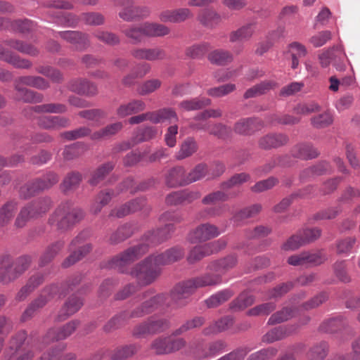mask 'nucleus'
<instances>
[{"mask_svg":"<svg viewBox=\"0 0 360 360\" xmlns=\"http://www.w3.org/2000/svg\"><path fill=\"white\" fill-rule=\"evenodd\" d=\"M184 255L182 248L175 246L159 254H153L136 264L131 271L130 274L137 278L143 285H150L160 276L161 266L170 264Z\"/></svg>","mask_w":360,"mask_h":360,"instance_id":"nucleus-1","label":"nucleus"},{"mask_svg":"<svg viewBox=\"0 0 360 360\" xmlns=\"http://www.w3.org/2000/svg\"><path fill=\"white\" fill-rule=\"evenodd\" d=\"M150 290L139 294L135 299L136 306L130 311L126 310L112 318L104 326L105 331H110L118 328L126 324L131 319L141 318L151 314L166 301L165 294H158L150 296Z\"/></svg>","mask_w":360,"mask_h":360,"instance_id":"nucleus-2","label":"nucleus"},{"mask_svg":"<svg viewBox=\"0 0 360 360\" xmlns=\"http://www.w3.org/2000/svg\"><path fill=\"white\" fill-rule=\"evenodd\" d=\"M221 283L219 274L206 273L176 284L171 292L172 304L176 308L186 306L188 298L198 288L215 286Z\"/></svg>","mask_w":360,"mask_h":360,"instance_id":"nucleus-3","label":"nucleus"},{"mask_svg":"<svg viewBox=\"0 0 360 360\" xmlns=\"http://www.w3.org/2000/svg\"><path fill=\"white\" fill-rule=\"evenodd\" d=\"M84 217V212L70 202L60 205L49 218V224L57 230L65 231L72 229Z\"/></svg>","mask_w":360,"mask_h":360,"instance_id":"nucleus-4","label":"nucleus"},{"mask_svg":"<svg viewBox=\"0 0 360 360\" xmlns=\"http://www.w3.org/2000/svg\"><path fill=\"white\" fill-rule=\"evenodd\" d=\"M182 217L175 212H165L160 217L162 223L165 226L156 230H153L146 233L143 240L147 246L155 245L163 243L171 238L175 231V224L182 221Z\"/></svg>","mask_w":360,"mask_h":360,"instance_id":"nucleus-5","label":"nucleus"},{"mask_svg":"<svg viewBox=\"0 0 360 360\" xmlns=\"http://www.w3.org/2000/svg\"><path fill=\"white\" fill-rule=\"evenodd\" d=\"M32 258L29 255L19 257L15 260L8 255L0 256V283L7 284L20 276L30 266Z\"/></svg>","mask_w":360,"mask_h":360,"instance_id":"nucleus-6","label":"nucleus"},{"mask_svg":"<svg viewBox=\"0 0 360 360\" xmlns=\"http://www.w3.org/2000/svg\"><path fill=\"white\" fill-rule=\"evenodd\" d=\"M27 338L25 331H20L13 335L8 346L5 349L4 356L6 360H32L36 349H41L40 344L30 345L25 342Z\"/></svg>","mask_w":360,"mask_h":360,"instance_id":"nucleus-7","label":"nucleus"},{"mask_svg":"<svg viewBox=\"0 0 360 360\" xmlns=\"http://www.w3.org/2000/svg\"><path fill=\"white\" fill-rule=\"evenodd\" d=\"M226 343L222 340L206 342L198 340L191 346V352L197 360H207L214 358L226 350Z\"/></svg>","mask_w":360,"mask_h":360,"instance_id":"nucleus-8","label":"nucleus"},{"mask_svg":"<svg viewBox=\"0 0 360 360\" xmlns=\"http://www.w3.org/2000/svg\"><path fill=\"white\" fill-rule=\"evenodd\" d=\"M169 327L170 321L169 319L153 315L137 324L132 330V335L136 338H145L162 333Z\"/></svg>","mask_w":360,"mask_h":360,"instance_id":"nucleus-9","label":"nucleus"},{"mask_svg":"<svg viewBox=\"0 0 360 360\" xmlns=\"http://www.w3.org/2000/svg\"><path fill=\"white\" fill-rule=\"evenodd\" d=\"M58 176L54 172H48L41 177L35 179L22 186L20 189V196L27 199L39 192L49 189L58 183Z\"/></svg>","mask_w":360,"mask_h":360,"instance_id":"nucleus-10","label":"nucleus"},{"mask_svg":"<svg viewBox=\"0 0 360 360\" xmlns=\"http://www.w3.org/2000/svg\"><path fill=\"white\" fill-rule=\"evenodd\" d=\"M34 77L32 75L22 76L15 79L14 88L16 91V99L25 103H39L44 101L42 94L23 87L24 85L33 87Z\"/></svg>","mask_w":360,"mask_h":360,"instance_id":"nucleus-11","label":"nucleus"},{"mask_svg":"<svg viewBox=\"0 0 360 360\" xmlns=\"http://www.w3.org/2000/svg\"><path fill=\"white\" fill-rule=\"evenodd\" d=\"M58 292V287L56 285H51L44 288L39 297L34 300L23 312L22 315V321L32 318L35 313L53 299Z\"/></svg>","mask_w":360,"mask_h":360,"instance_id":"nucleus-12","label":"nucleus"},{"mask_svg":"<svg viewBox=\"0 0 360 360\" xmlns=\"http://www.w3.org/2000/svg\"><path fill=\"white\" fill-rule=\"evenodd\" d=\"M148 247L143 243L128 248L120 255L113 257L110 262V266L121 269L124 266L133 262L148 251Z\"/></svg>","mask_w":360,"mask_h":360,"instance_id":"nucleus-13","label":"nucleus"},{"mask_svg":"<svg viewBox=\"0 0 360 360\" xmlns=\"http://www.w3.org/2000/svg\"><path fill=\"white\" fill-rule=\"evenodd\" d=\"M37 125L42 129L58 131L70 125L69 118L58 115H41L36 118Z\"/></svg>","mask_w":360,"mask_h":360,"instance_id":"nucleus-14","label":"nucleus"},{"mask_svg":"<svg viewBox=\"0 0 360 360\" xmlns=\"http://www.w3.org/2000/svg\"><path fill=\"white\" fill-rule=\"evenodd\" d=\"M219 234L220 231L217 226L206 223L199 225L191 231L188 239L191 243L206 241L217 237Z\"/></svg>","mask_w":360,"mask_h":360,"instance_id":"nucleus-15","label":"nucleus"},{"mask_svg":"<svg viewBox=\"0 0 360 360\" xmlns=\"http://www.w3.org/2000/svg\"><path fill=\"white\" fill-rule=\"evenodd\" d=\"M68 89L79 95L89 97L94 96L98 94L97 85L84 78H76L70 80L68 84Z\"/></svg>","mask_w":360,"mask_h":360,"instance_id":"nucleus-16","label":"nucleus"},{"mask_svg":"<svg viewBox=\"0 0 360 360\" xmlns=\"http://www.w3.org/2000/svg\"><path fill=\"white\" fill-rule=\"evenodd\" d=\"M131 55L137 60L158 61L166 58V52L160 47L136 48L131 51Z\"/></svg>","mask_w":360,"mask_h":360,"instance_id":"nucleus-17","label":"nucleus"},{"mask_svg":"<svg viewBox=\"0 0 360 360\" xmlns=\"http://www.w3.org/2000/svg\"><path fill=\"white\" fill-rule=\"evenodd\" d=\"M58 35L68 42L72 44L78 51H84L90 46L89 35L77 31H64Z\"/></svg>","mask_w":360,"mask_h":360,"instance_id":"nucleus-18","label":"nucleus"},{"mask_svg":"<svg viewBox=\"0 0 360 360\" xmlns=\"http://www.w3.org/2000/svg\"><path fill=\"white\" fill-rule=\"evenodd\" d=\"M77 321H72L59 329H51L43 338L41 343L47 345L54 340H63L70 336L78 325Z\"/></svg>","mask_w":360,"mask_h":360,"instance_id":"nucleus-19","label":"nucleus"},{"mask_svg":"<svg viewBox=\"0 0 360 360\" xmlns=\"http://www.w3.org/2000/svg\"><path fill=\"white\" fill-rule=\"evenodd\" d=\"M296 331L297 327L295 325L276 327L265 333L262 338V341L267 344L273 343L285 338Z\"/></svg>","mask_w":360,"mask_h":360,"instance_id":"nucleus-20","label":"nucleus"},{"mask_svg":"<svg viewBox=\"0 0 360 360\" xmlns=\"http://www.w3.org/2000/svg\"><path fill=\"white\" fill-rule=\"evenodd\" d=\"M167 186L174 188L187 185L186 169L182 166H176L168 170L165 176Z\"/></svg>","mask_w":360,"mask_h":360,"instance_id":"nucleus-21","label":"nucleus"},{"mask_svg":"<svg viewBox=\"0 0 360 360\" xmlns=\"http://www.w3.org/2000/svg\"><path fill=\"white\" fill-rule=\"evenodd\" d=\"M68 108L65 105L59 103H49L33 107H30L25 111V115L30 117L32 113H49V114H63L66 112Z\"/></svg>","mask_w":360,"mask_h":360,"instance_id":"nucleus-22","label":"nucleus"},{"mask_svg":"<svg viewBox=\"0 0 360 360\" xmlns=\"http://www.w3.org/2000/svg\"><path fill=\"white\" fill-rule=\"evenodd\" d=\"M52 205V201L50 198L44 197L38 198L25 205L28 208L30 214L33 219L41 217L47 212Z\"/></svg>","mask_w":360,"mask_h":360,"instance_id":"nucleus-23","label":"nucleus"},{"mask_svg":"<svg viewBox=\"0 0 360 360\" xmlns=\"http://www.w3.org/2000/svg\"><path fill=\"white\" fill-rule=\"evenodd\" d=\"M146 104L139 99H134L129 103L120 105L116 110V114L119 117L123 118L145 110Z\"/></svg>","mask_w":360,"mask_h":360,"instance_id":"nucleus-24","label":"nucleus"},{"mask_svg":"<svg viewBox=\"0 0 360 360\" xmlns=\"http://www.w3.org/2000/svg\"><path fill=\"white\" fill-rule=\"evenodd\" d=\"M262 126V122L258 118H243L236 123L234 131L239 134H250L259 130Z\"/></svg>","mask_w":360,"mask_h":360,"instance_id":"nucleus-25","label":"nucleus"},{"mask_svg":"<svg viewBox=\"0 0 360 360\" xmlns=\"http://www.w3.org/2000/svg\"><path fill=\"white\" fill-rule=\"evenodd\" d=\"M154 184L155 180L150 179L148 181L143 182L139 186H136V184L132 178H127L117 186L115 192L116 195L124 191H129L131 194H133L138 191H144Z\"/></svg>","mask_w":360,"mask_h":360,"instance_id":"nucleus-26","label":"nucleus"},{"mask_svg":"<svg viewBox=\"0 0 360 360\" xmlns=\"http://www.w3.org/2000/svg\"><path fill=\"white\" fill-rule=\"evenodd\" d=\"M236 263V257L234 255H229L224 258L210 262L207 266V269L221 276V274L233 268Z\"/></svg>","mask_w":360,"mask_h":360,"instance_id":"nucleus-27","label":"nucleus"},{"mask_svg":"<svg viewBox=\"0 0 360 360\" xmlns=\"http://www.w3.org/2000/svg\"><path fill=\"white\" fill-rule=\"evenodd\" d=\"M0 58L11 64L16 68L29 69L32 65V62L29 60L21 58L20 56L13 53L12 52L5 50L1 45Z\"/></svg>","mask_w":360,"mask_h":360,"instance_id":"nucleus-28","label":"nucleus"},{"mask_svg":"<svg viewBox=\"0 0 360 360\" xmlns=\"http://www.w3.org/2000/svg\"><path fill=\"white\" fill-rule=\"evenodd\" d=\"M233 323V319L231 316H224L210 324L202 330L205 336H210L225 331Z\"/></svg>","mask_w":360,"mask_h":360,"instance_id":"nucleus-29","label":"nucleus"},{"mask_svg":"<svg viewBox=\"0 0 360 360\" xmlns=\"http://www.w3.org/2000/svg\"><path fill=\"white\" fill-rule=\"evenodd\" d=\"M117 195L115 192L112 190H103L101 191L95 198L92 202L90 211L94 214L99 213L102 208L108 204L111 200L112 198Z\"/></svg>","mask_w":360,"mask_h":360,"instance_id":"nucleus-30","label":"nucleus"},{"mask_svg":"<svg viewBox=\"0 0 360 360\" xmlns=\"http://www.w3.org/2000/svg\"><path fill=\"white\" fill-rule=\"evenodd\" d=\"M122 128L123 124L121 122L110 124L92 133L91 135V139L92 141H99L101 139H109L110 137L117 134Z\"/></svg>","mask_w":360,"mask_h":360,"instance_id":"nucleus-31","label":"nucleus"},{"mask_svg":"<svg viewBox=\"0 0 360 360\" xmlns=\"http://www.w3.org/2000/svg\"><path fill=\"white\" fill-rule=\"evenodd\" d=\"M288 141V137L283 134H268L262 137L259 142L263 149L280 147Z\"/></svg>","mask_w":360,"mask_h":360,"instance_id":"nucleus-32","label":"nucleus"},{"mask_svg":"<svg viewBox=\"0 0 360 360\" xmlns=\"http://www.w3.org/2000/svg\"><path fill=\"white\" fill-rule=\"evenodd\" d=\"M348 326V321L341 316L329 319L320 326V330L326 333H337Z\"/></svg>","mask_w":360,"mask_h":360,"instance_id":"nucleus-33","label":"nucleus"},{"mask_svg":"<svg viewBox=\"0 0 360 360\" xmlns=\"http://www.w3.org/2000/svg\"><path fill=\"white\" fill-rule=\"evenodd\" d=\"M82 304L83 302L80 298L76 296L70 297L61 308L58 319L59 321L65 319L69 316L77 312L81 308Z\"/></svg>","mask_w":360,"mask_h":360,"instance_id":"nucleus-34","label":"nucleus"},{"mask_svg":"<svg viewBox=\"0 0 360 360\" xmlns=\"http://www.w3.org/2000/svg\"><path fill=\"white\" fill-rule=\"evenodd\" d=\"M198 150V144L193 138L188 137L181 143L179 149L175 154L178 160H181L191 157Z\"/></svg>","mask_w":360,"mask_h":360,"instance_id":"nucleus-35","label":"nucleus"},{"mask_svg":"<svg viewBox=\"0 0 360 360\" xmlns=\"http://www.w3.org/2000/svg\"><path fill=\"white\" fill-rule=\"evenodd\" d=\"M152 123L158 124L161 122L178 121V116L176 112L169 108H162L155 111H150Z\"/></svg>","mask_w":360,"mask_h":360,"instance_id":"nucleus-36","label":"nucleus"},{"mask_svg":"<svg viewBox=\"0 0 360 360\" xmlns=\"http://www.w3.org/2000/svg\"><path fill=\"white\" fill-rule=\"evenodd\" d=\"M158 129L155 127L147 126L138 128L132 137L133 144L148 141L155 138Z\"/></svg>","mask_w":360,"mask_h":360,"instance_id":"nucleus-37","label":"nucleus"},{"mask_svg":"<svg viewBox=\"0 0 360 360\" xmlns=\"http://www.w3.org/2000/svg\"><path fill=\"white\" fill-rule=\"evenodd\" d=\"M198 20L205 27L212 28L221 20L220 15L214 11L206 9L200 11L198 15Z\"/></svg>","mask_w":360,"mask_h":360,"instance_id":"nucleus-38","label":"nucleus"},{"mask_svg":"<svg viewBox=\"0 0 360 360\" xmlns=\"http://www.w3.org/2000/svg\"><path fill=\"white\" fill-rule=\"evenodd\" d=\"M145 35L148 37H161L167 35L170 29L162 24L156 22H144Z\"/></svg>","mask_w":360,"mask_h":360,"instance_id":"nucleus-39","label":"nucleus"},{"mask_svg":"<svg viewBox=\"0 0 360 360\" xmlns=\"http://www.w3.org/2000/svg\"><path fill=\"white\" fill-rule=\"evenodd\" d=\"M64 244L63 241L58 240L49 245L40 257L39 264L44 266L49 263L63 249Z\"/></svg>","mask_w":360,"mask_h":360,"instance_id":"nucleus-40","label":"nucleus"},{"mask_svg":"<svg viewBox=\"0 0 360 360\" xmlns=\"http://www.w3.org/2000/svg\"><path fill=\"white\" fill-rule=\"evenodd\" d=\"M92 250V246L90 243H86L79 247L77 250L73 251L63 262V267H69L71 265L80 260Z\"/></svg>","mask_w":360,"mask_h":360,"instance_id":"nucleus-41","label":"nucleus"},{"mask_svg":"<svg viewBox=\"0 0 360 360\" xmlns=\"http://www.w3.org/2000/svg\"><path fill=\"white\" fill-rule=\"evenodd\" d=\"M276 86V83L271 81L262 82L250 89L244 94L243 97L245 99L254 98L266 94L270 89Z\"/></svg>","mask_w":360,"mask_h":360,"instance_id":"nucleus-42","label":"nucleus"},{"mask_svg":"<svg viewBox=\"0 0 360 360\" xmlns=\"http://www.w3.org/2000/svg\"><path fill=\"white\" fill-rule=\"evenodd\" d=\"M116 6H122L123 9L119 13V16L125 21H131L137 18L136 6L131 0H117Z\"/></svg>","mask_w":360,"mask_h":360,"instance_id":"nucleus-43","label":"nucleus"},{"mask_svg":"<svg viewBox=\"0 0 360 360\" xmlns=\"http://www.w3.org/2000/svg\"><path fill=\"white\" fill-rule=\"evenodd\" d=\"M255 301V298L253 295L243 292L230 303V309L234 311H242L253 304Z\"/></svg>","mask_w":360,"mask_h":360,"instance_id":"nucleus-44","label":"nucleus"},{"mask_svg":"<svg viewBox=\"0 0 360 360\" xmlns=\"http://www.w3.org/2000/svg\"><path fill=\"white\" fill-rule=\"evenodd\" d=\"M256 30V25L255 23H248L238 30L233 32L230 34V41L232 42L236 41L248 40Z\"/></svg>","mask_w":360,"mask_h":360,"instance_id":"nucleus-45","label":"nucleus"},{"mask_svg":"<svg viewBox=\"0 0 360 360\" xmlns=\"http://www.w3.org/2000/svg\"><path fill=\"white\" fill-rule=\"evenodd\" d=\"M132 233L131 226L129 224H125L118 227L116 231L111 233L108 241L112 245L120 243L130 237Z\"/></svg>","mask_w":360,"mask_h":360,"instance_id":"nucleus-46","label":"nucleus"},{"mask_svg":"<svg viewBox=\"0 0 360 360\" xmlns=\"http://www.w3.org/2000/svg\"><path fill=\"white\" fill-rule=\"evenodd\" d=\"M17 210V203L9 201L3 205L0 208V226L8 224L13 218Z\"/></svg>","mask_w":360,"mask_h":360,"instance_id":"nucleus-47","label":"nucleus"},{"mask_svg":"<svg viewBox=\"0 0 360 360\" xmlns=\"http://www.w3.org/2000/svg\"><path fill=\"white\" fill-rule=\"evenodd\" d=\"M211 45L208 42L195 44L186 48L185 54L186 56L193 59L202 58L210 49Z\"/></svg>","mask_w":360,"mask_h":360,"instance_id":"nucleus-48","label":"nucleus"},{"mask_svg":"<svg viewBox=\"0 0 360 360\" xmlns=\"http://www.w3.org/2000/svg\"><path fill=\"white\" fill-rule=\"evenodd\" d=\"M207 58L211 63L219 65H224L233 60L232 54L222 49H216L210 52Z\"/></svg>","mask_w":360,"mask_h":360,"instance_id":"nucleus-49","label":"nucleus"},{"mask_svg":"<svg viewBox=\"0 0 360 360\" xmlns=\"http://www.w3.org/2000/svg\"><path fill=\"white\" fill-rule=\"evenodd\" d=\"M295 310L291 307H283L274 313L268 320L269 325H276L288 321L295 316Z\"/></svg>","mask_w":360,"mask_h":360,"instance_id":"nucleus-50","label":"nucleus"},{"mask_svg":"<svg viewBox=\"0 0 360 360\" xmlns=\"http://www.w3.org/2000/svg\"><path fill=\"white\" fill-rule=\"evenodd\" d=\"M124 34L131 40L132 44H139L143 41L145 35L144 24L131 26L123 30Z\"/></svg>","mask_w":360,"mask_h":360,"instance_id":"nucleus-51","label":"nucleus"},{"mask_svg":"<svg viewBox=\"0 0 360 360\" xmlns=\"http://www.w3.org/2000/svg\"><path fill=\"white\" fill-rule=\"evenodd\" d=\"M232 296V291L225 289L211 295L205 300V304L209 308H214L226 302Z\"/></svg>","mask_w":360,"mask_h":360,"instance_id":"nucleus-52","label":"nucleus"},{"mask_svg":"<svg viewBox=\"0 0 360 360\" xmlns=\"http://www.w3.org/2000/svg\"><path fill=\"white\" fill-rule=\"evenodd\" d=\"M115 165L112 162H106L101 165L92 174L89 183L92 186H96L103 181L105 177L113 169Z\"/></svg>","mask_w":360,"mask_h":360,"instance_id":"nucleus-53","label":"nucleus"},{"mask_svg":"<svg viewBox=\"0 0 360 360\" xmlns=\"http://www.w3.org/2000/svg\"><path fill=\"white\" fill-rule=\"evenodd\" d=\"M10 47L20 51L22 53L31 56H36L39 54V50L33 45L25 43L19 40H8L6 41Z\"/></svg>","mask_w":360,"mask_h":360,"instance_id":"nucleus-54","label":"nucleus"},{"mask_svg":"<svg viewBox=\"0 0 360 360\" xmlns=\"http://www.w3.org/2000/svg\"><path fill=\"white\" fill-rule=\"evenodd\" d=\"M210 255H212V251L210 250L209 246L205 243L194 247L190 251L187 260L190 264H194Z\"/></svg>","mask_w":360,"mask_h":360,"instance_id":"nucleus-55","label":"nucleus"},{"mask_svg":"<svg viewBox=\"0 0 360 360\" xmlns=\"http://www.w3.org/2000/svg\"><path fill=\"white\" fill-rule=\"evenodd\" d=\"M208 174L207 165L200 163L186 174L187 185L202 179Z\"/></svg>","mask_w":360,"mask_h":360,"instance_id":"nucleus-56","label":"nucleus"},{"mask_svg":"<svg viewBox=\"0 0 360 360\" xmlns=\"http://www.w3.org/2000/svg\"><path fill=\"white\" fill-rule=\"evenodd\" d=\"M262 210V205L255 204L252 206L245 207L236 212L232 217L234 222H240L244 219L256 216Z\"/></svg>","mask_w":360,"mask_h":360,"instance_id":"nucleus-57","label":"nucleus"},{"mask_svg":"<svg viewBox=\"0 0 360 360\" xmlns=\"http://www.w3.org/2000/svg\"><path fill=\"white\" fill-rule=\"evenodd\" d=\"M295 157L301 159H311L318 156L317 150L309 144H299L293 149Z\"/></svg>","mask_w":360,"mask_h":360,"instance_id":"nucleus-58","label":"nucleus"},{"mask_svg":"<svg viewBox=\"0 0 360 360\" xmlns=\"http://www.w3.org/2000/svg\"><path fill=\"white\" fill-rule=\"evenodd\" d=\"M328 352V345L322 341L314 345L308 353L309 360H323Z\"/></svg>","mask_w":360,"mask_h":360,"instance_id":"nucleus-59","label":"nucleus"},{"mask_svg":"<svg viewBox=\"0 0 360 360\" xmlns=\"http://www.w3.org/2000/svg\"><path fill=\"white\" fill-rule=\"evenodd\" d=\"M211 101L209 98H203L183 101L179 105L184 110L190 111L199 110L204 106L209 105Z\"/></svg>","mask_w":360,"mask_h":360,"instance_id":"nucleus-60","label":"nucleus"},{"mask_svg":"<svg viewBox=\"0 0 360 360\" xmlns=\"http://www.w3.org/2000/svg\"><path fill=\"white\" fill-rule=\"evenodd\" d=\"M91 130L88 127H81L71 131L60 134V137L68 141H73L91 135Z\"/></svg>","mask_w":360,"mask_h":360,"instance_id":"nucleus-61","label":"nucleus"},{"mask_svg":"<svg viewBox=\"0 0 360 360\" xmlns=\"http://www.w3.org/2000/svg\"><path fill=\"white\" fill-rule=\"evenodd\" d=\"M205 323V319L201 316H197L193 318V319L188 320L184 324H182L179 328L176 329L172 335L174 336H177L181 335L188 330L198 328L202 326Z\"/></svg>","mask_w":360,"mask_h":360,"instance_id":"nucleus-62","label":"nucleus"},{"mask_svg":"<svg viewBox=\"0 0 360 360\" xmlns=\"http://www.w3.org/2000/svg\"><path fill=\"white\" fill-rule=\"evenodd\" d=\"M94 36L98 41L109 46H116L120 43V37L115 33L108 31L99 30L94 33Z\"/></svg>","mask_w":360,"mask_h":360,"instance_id":"nucleus-63","label":"nucleus"},{"mask_svg":"<svg viewBox=\"0 0 360 360\" xmlns=\"http://www.w3.org/2000/svg\"><path fill=\"white\" fill-rule=\"evenodd\" d=\"M278 350L274 347H269L252 353L247 360H270L276 356Z\"/></svg>","mask_w":360,"mask_h":360,"instance_id":"nucleus-64","label":"nucleus"}]
</instances>
